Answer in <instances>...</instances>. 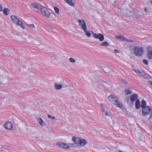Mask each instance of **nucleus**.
<instances>
[{
    "label": "nucleus",
    "instance_id": "f257e3e1",
    "mask_svg": "<svg viewBox=\"0 0 152 152\" xmlns=\"http://www.w3.org/2000/svg\"><path fill=\"white\" fill-rule=\"evenodd\" d=\"M72 140L77 146L79 147H83L87 143L86 140L80 137H72Z\"/></svg>",
    "mask_w": 152,
    "mask_h": 152
},
{
    "label": "nucleus",
    "instance_id": "f03ea898",
    "mask_svg": "<svg viewBox=\"0 0 152 152\" xmlns=\"http://www.w3.org/2000/svg\"><path fill=\"white\" fill-rule=\"evenodd\" d=\"M133 53L136 56H140L144 51V49L141 46H135L133 48Z\"/></svg>",
    "mask_w": 152,
    "mask_h": 152
},
{
    "label": "nucleus",
    "instance_id": "7ed1b4c3",
    "mask_svg": "<svg viewBox=\"0 0 152 152\" xmlns=\"http://www.w3.org/2000/svg\"><path fill=\"white\" fill-rule=\"evenodd\" d=\"M11 18L13 23L15 25L19 26L23 29H25V27L23 26L22 21L19 20L16 16L13 15H12Z\"/></svg>",
    "mask_w": 152,
    "mask_h": 152
},
{
    "label": "nucleus",
    "instance_id": "20e7f679",
    "mask_svg": "<svg viewBox=\"0 0 152 152\" xmlns=\"http://www.w3.org/2000/svg\"><path fill=\"white\" fill-rule=\"evenodd\" d=\"M108 99L117 107L121 108L123 106L122 103L118 102L117 99L116 97L114 96L113 95H110L108 96Z\"/></svg>",
    "mask_w": 152,
    "mask_h": 152
},
{
    "label": "nucleus",
    "instance_id": "39448f33",
    "mask_svg": "<svg viewBox=\"0 0 152 152\" xmlns=\"http://www.w3.org/2000/svg\"><path fill=\"white\" fill-rule=\"evenodd\" d=\"M40 10L42 14L45 17L47 18H49L50 17L51 13L49 12L46 7H42Z\"/></svg>",
    "mask_w": 152,
    "mask_h": 152
},
{
    "label": "nucleus",
    "instance_id": "423d86ee",
    "mask_svg": "<svg viewBox=\"0 0 152 152\" xmlns=\"http://www.w3.org/2000/svg\"><path fill=\"white\" fill-rule=\"evenodd\" d=\"M94 37L96 39H98L100 41H103L104 39V37L102 34L99 33L97 34L93 32H92Z\"/></svg>",
    "mask_w": 152,
    "mask_h": 152
},
{
    "label": "nucleus",
    "instance_id": "0eeeda50",
    "mask_svg": "<svg viewBox=\"0 0 152 152\" xmlns=\"http://www.w3.org/2000/svg\"><path fill=\"white\" fill-rule=\"evenodd\" d=\"M78 22L81 28L84 31H86V28H87V26L84 20L79 19L78 20Z\"/></svg>",
    "mask_w": 152,
    "mask_h": 152
},
{
    "label": "nucleus",
    "instance_id": "6e6552de",
    "mask_svg": "<svg viewBox=\"0 0 152 152\" xmlns=\"http://www.w3.org/2000/svg\"><path fill=\"white\" fill-rule=\"evenodd\" d=\"M151 111V109L149 106H147L143 108L142 110V114L145 116L150 113Z\"/></svg>",
    "mask_w": 152,
    "mask_h": 152
},
{
    "label": "nucleus",
    "instance_id": "1a4fd4ad",
    "mask_svg": "<svg viewBox=\"0 0 152 152\" xmlns=\"http://www.w3.org/2000/svg\"><path fill=\"white\" fill-rule=\"evenodd\" d=\"M56 145L64 149L69 148V147L68 145L61 142H57Z\"/></svg>",
    "mask_w": 152,
    "mask_h": 152
},
{
    "label": "nucleus",
    "instance_id": "9d476101",
    "mask_svg": "<svg viewBox=\"0 0 152 152\" xmlns=\"http://www.w3.org/2000/svg\"><path fill=\"white\" fill-rule=\"evenodd\" d=\"M5 128L8 130H12L13 127L12 123L10 122H7L4 125Z\"/></svg>",
    "mask_w": 152,
    "mask_h": 152
},
{
    "label": "nucleus",
    "instance_id": "9b49d317",
    "mask_svg": "<svg viewBox=\"0 0 152 152\" xmlns=\"http://www.w3.org/2000/svg\"><path fill=\"white\" fill-rule=\"evenodd\" d=\"M152 47L151 46H149L147 48L148 51V57L149 58L151 59L152 58Z\"/></svg>",
    "mask_w": 152,
    "mask_h": 152
},
{
    "label": "nucleus",
    "instance_id": "f8f14e48",
    "mask_svg": "<svg viewBox=\"0 0 152 152\" xmlns=\"http://www.w3.org/2000/svg\"><path fill=\"white\" fill-rule=\"evenodd\" d=\"M31 6L34 8H36L38 10L41 9L42 7L41 4L36 3H34L31 4Z\"/></svg>",
    "mask_w": 152,
    "mask_h": 152
},
{
    "label": "nucleus",
    "instance_id": "ddd939ff",
    "mask_svg": "<svg viewBox=\"0 0 152 152\" xmlns=\"http://www.w3.org/2000/svg\"><path fill=\"white\" fill-rule=\"evenodd\" d=\"M37 122L42 126H44L46 125V123L44 122L43 119L40 118H37Z\"/></svg>",
    "mask_w": 152,
    "mask_h": 152
},
{
    "label": "nucleus",
    "instance_id": "4468645a",
    "mask_svg": "<svg viewBox=\"0 0 152 152\" xmlns=\"http://www.w3.org/2000/svg\"><path fill=\"white\" fill-rule=\"evenodd\" d=\"M116 38L120 39L121 40H122L124 41H128L129 42H133L134 41L131 40L127 39L125 38L124 36L122 35H120L117 36L116 37Z\"/></svg>",
    "mask_w": 152,
    "mask_h": 152
},
{
    "label": "nucleus",
    "instance_id": "2eb2a0df",
    "mask_svg": "<svg viewBox=\"0 0 152 152\" xmlns=\"http://www.w3.org/2000/svg\"><path fill=\"white\" fill-rule=\"evenodd\" d=\"M137 74L140 76L144 77L146 75L145 73L143 71H139L138 70H134Z\"/></svg>",
    "mask_w": 152,
    "mask_h": 152
},
{
    "label": "nucleus",
    "instance_id": "dca6fc26",
    "mask_svg": "<svg viewBox=\"0 0 152 152\" xmlns=\"http://www.w3.org/2000/svg\"><path fill=\"white\" fill-rule=\"evenodd\" d=\"M138 96L137 94H132L130 97V99L132 102H134L137 98Z\"/></svg>",
    "mask_w": 152,
    "mask_h": 152
},
{
    "label": "nucleus",
    "instance_id": "f3484780",
    "mask_svg": "<svg viewBox=\"0 0 152 152\" xmlns=\"http://www.w3.org/2000/svg\"><path fill=\"white\" fill-rule=\"evenodd\" d=\"M54 86L56 89L58 90L61 89L62 88V86L61 85L57 83L54 84Z\"/></svg>",
    "mask_w": 152,
    "mask_h": 152
},
{
    "label": "nucleus",
    "instance_id": "a211bd4d",
    "mask_svg": "<svg viewBox=\"0 0 152 152\" xmlns=\"http://www.w3.org/2000/svg\"><path fill=\"white\" fill-rule=\"evenodd\" d=\"M65 1L71 6L74 7L75 4L72 1L73 0H64Z\"/></svg>",
    "mask_w": 152,
    "mask_h": 152
},
{
    "label": "nucleus",
    "instance_id": "6ab92c4d",
    "mask_svg": "<svg viewBox=\"0 0 152 152\" xmlns=\"http://www.w3.org/2000/svg\"><path fill=\"white\" fill-rule=\"evenodd\" d=\"M135 107L137 109H139L140 107V102L139 99H137L135 103Z\"/></svg>",
    "mask_w": 152,
    "mask_h": 152
},
{
    "label": "nucleus",
    "instance_id": "aec40b11",
    "mask_svg": "<svg viewBox=\"0 0 152 152\" xmlns=\"http://www.w3.org/2000/svg\"><path fill=\"white\" fill-rule=\"evenodd\" d=\"M3 10V13L5 15H7L9 14V12L10 11V10L7 8H5Z\"/></svg>",
    "mask_w": 152,
    "mask_h": 152
},
{
    "label": "nucleus",
    "instance_id": "412c9836",
    "mask_svg": "<svg viewBox=\"0 0 152 152\" xmlns=\"http://www.w3.org/2000/svg\"><path fill=\"white\" fill-rule=\"evenodd\" d=\"M132 92V90L129 89H126L124 91L125 94L126 95L130 94Z\"/></svg>",
    "mask_w": 152,
    "mask_h": 152
},
{
    "label": "nucleus",
    "instance_id": "4be33fe9",
    "mask_svg": "<svg viewBox=\"0 0 152 152\" xmlns=\"http://www.w3.org/2000/svg\"><path fill=\"white\" fill-rule=\"evenodd\" d=\"M146 105V102L144 100H142L141 101V107L143 108L145 107Z\"/></svg>",
    "mask_w": 152,
    "mask_h": 152
},
{
    "label": "nucleus",
    "instance_id": "5701e85b",
    "mask_svg": "<svg viewBox=\"0 0 152 152\" xmlns=\"http://www.w3.org/2000/svg\"><path fill=\"white\" fill-rule=\"evenodd\" d=\"M101 45L102 46H108L109 45V44L107 42L105 41L102 42L101 44Z\"/></svg>",
    "mask_w": 152,
    "mask_h": 152
},
{
    "label": "nucleus",
    "instance_id": "b1692460",
    "mask_svg": "<svg viewBox=\"0 0 152 152\" xmlns=\"http://www.w3.org/2000/svg\"><path fill=\"white\" fill-rule=\"evenodd\" d=\"M69 60L70 62L72 63H75L76 62V60L73 58L71 57L69 59Z\"/></svg>",
    "mask_w": 152,
    "mask_h": 152
},
{
    "label": "nucleus",
    "instance_id": "393cba45",
    "mask_svg": "<svg viewBox=\"0 0 152 152\" xmlns=\"http://www.w3.org/2000/svg\"><path fill=\"white\" fill-rule=\"evenodd\" d=\"M48 117L50 118L52 120H57L58 119L56 118V117L54 116H53L51 115H50L49 114L48 115Z\"/></svg>",
    "mask_w": 152,
    "mask_h": 152
},
{
    "label": "nucleus",
    "instance_id": "a878e982",
    "mask_svg": "<svg viewBox=\"0 0 152 152\" xmlns=\"http://www.w3.org/2000/svg\"><path fill=\"white\" fill-rule=\"evenodd\" d=\"M27 25L31 28H35V27L34 24H27Z\"/></svg>",
    "mask_w": 152,
    "mask_h": 152
},
{
    "label": "nucleus",
    "instance_id": "bb28decb",
    "mask_svg": "<svg viewBox=\"0 0 152 152\" xmlns=\"http://www.w3.org/2000/svg\"><path fill=\"white\" fill-rule=\"evenodd\" d=\"M85 32V35L87 36L88 37H89L91 36V34L89 33V31H87V28H86V31H84Z\"/></svg>",
    "mask_w": 152,
    "mask_h": 152
},
{
    "label": "nucleus",
    "instance_id": "cd10ccee",
    "mask_svg": "<svg viewBox=\"0 0 152 152\" xmlns=\"http://www.w3.org/2000/svg\"><path fill=\"white\" fill-rule=\"evenodd\" d=\"M53 8H54V9L55 11V12L56 13H57V14H59V9L56 7H53Z\"/></svg>",
    "mask_w": 152,
    "mask_h": 152
},
{
    "label": "nucleus",
    "instance_id": "c85d7f7f",
    "mask_svg": "<svg viewBox=\"0 0 152 152\" xmlns=\"http://www.w3.org/2000/svg\"><path fill=\"white\" fill-rule=\"evenodd\" d=\"M105 114L106 116H108L109 117L111 116V115L110 114H109L107 111H106L104 113Z\"/></svg>",
    "mask_w": 152,
    "mask_h": 152
},
{
    "label": "nucleus",
    "instance_id": "c756f323",
    "mask_svg": "<svg viewBox=\"0 0 152 152\" xmlns=\"http://www.w3.org/2000/svg\"><path fill=\"white\" fill-rule=\"evenodd\" d=\"M143 62L145 65H148V62L147 61L146 59H144L143 60Z\"/></svg>",
    "mask_w": 152,
    "mask_h": 152
},
{
    "label": "nucleus",
    "instance_id": "7c9ffc66",
    "mask_svg": "<svg viewBox=\"0 0 152 152\" xmlns=\"http://www.w3.org/2000/svg\"><path fill=\"white\" fill-rule=\"evenodd\" d=\"M151 113L149 117L148 118V120H150L152 118V112H151Z\"/></svg>",
    "mask_w": 152,
    "mask_h": 152
},
{
    "label": "nucleus",
    "instance_id": "2f4dec72",
    "mask_svg": "<svg viewBox=\"0 0 152 152\" xmlns=\"http://www.w3.org/2000/svg\"><path fill=\"white\" fill-rule=\"evenodd\" d=\"M114 52L115 53H119V51L117 49H115L114 50Z\"/></svg>",
    "mask_w": 152,
    "mask_h": 152
},
{
    "label": "nucleus",
    "instance_id": "473e14b6",
    "mask_svg": "<svg viewBox=\"0 0 152 152\" xmlns=\"http://www.w3.org/2000/svg\"><path fill=\"white\" fill-rule=\"evenodd\" d=\"M3 10V8L2 6L0 4V12L2 11Z\"/></svg>",
    "mask_w": 152,
    "mask_h": 152
},
{
    "label": "nucleus",
    "instance_id": "72a5a7b5",
    "mask_svg": "<svg viewBox=\"0 0 152 152\" xmlns=\"http://www.w3.org/2000/svg\"><path fill=\"white\" fill-rule=\"evenodd\" d=\"M52 58L53 59H55L56 58L55 56V55H53L52 56Z\"/></svg>",
    "mask_w": 152,
    "mask_h": 152
},
{
    "label": "nucleus",
    "instance_id": "f704fd0d",
    "mask_svg": "<svg viewBox=\"0 0 152 152\" xmlns=\"http://www.w3.org/2000/svg\"><path fill=\"white\" fill-rule=\"evenodd\" d=\"M102 112L105 113L106 111H105L104 109V108H102Z\"/></svg>",
    "mask_w": 152,
    "mask_h": 152
},
{
    "label": "nucleus",
    "instance_id": "c9c22d12",
    "mask_svg": "<svg viewBox=\"0 0 152 152\" xmlns=\"http://www.w3.org/2000/svg\"><path fill=\"white\" fill-rule=\"evenodd\" d=\"M148 83L152 86V82L151 81H149L148 82Z\"/></svg>",
    "mask_w": 152,
    "mask_h": 152
},
{
    "label": "nucleus",
    "instance_id": "e433bc0d",
    "mask_svg": "<svg viewBox=\"0 0 152 152\" xmlns=\"http://www.w3.org/2000/svg\"><path fill=\"white\" fill-rule=\"evenodd\" d=\"M144 10L146 12H148V10L147 8H145Z\"/></svg>",
    "mask_w": 152,
    "mask_h": 152
},
{
    "label": "nucleus",
    "instance_id": "4c0bfd02",
    "mask_svg": "<svg viewBox=\"0 0 152 152\" xmlns=\"http://www.w3.org/2000/svg\"><path fill=\"white\" fill-rule=\"evenodd\" d=\"M127 83V82L126 81L124 83L126 84Z\"/></svg>",
    "mask_w": 152,
    "mask_h": 152
},
{
    "label": "nucleus",
    "instance_id": "58836bf2",
    "mask_svg": "<svg viewBox=\"0 0 152 152\" xmlns=\"http://www.w3.org/2000/svg\"><path fill=\"white\" fill-rule=\"evenodd\" d=\"M150 2L152 4V0Z\"/></svg>",
    "mask_w": 152,
    "mask_h": 152
}]
</instances>
